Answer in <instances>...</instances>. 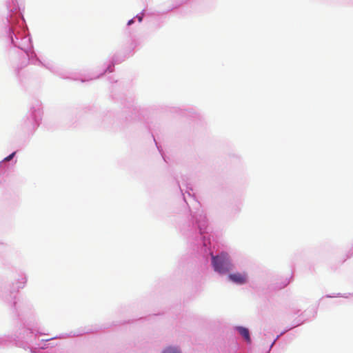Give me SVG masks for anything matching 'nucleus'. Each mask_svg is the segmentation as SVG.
I'll use <instances>...</instances> for the list:
<instances>
[{"mask_svg":"<svg viewBox=\"0 0 353 353\" xmlns=\"http://www.w3.org/2000/svg\"><path fill=\"white\" fill-rule=\"evenodd\" d=\"M212 263L215 271L220 274H225L232 268L230 257L226 253H221L218 256H212Z\"/></svg>","mask_w":353,"mask_h":353,"instance_id":"f257e3e1","label":"nucleus"},{"mask_svg":"<svg viewBox=\"0 0 353 353\" xmlns=\"http://www.w3.org/2000/svg\"><path fill=\"white\" fill-rule=\"evenodd\" d=\"M229 279L239 285L244 284L247 282V274L245 273H234L228 276Z\"/></svg>","mask_w":353,"mask_h":353,"instance_id":"f03ea898","label":"nucleus"},{"mask_svg":"<svg viewBox=\"0 0 353 353\" xmlns=\"http://www.w3.org/2000/svg\"><path fill=\"white\" fill-rule=\"evenodd\" d=\"M237 330L239 334L245 339V340L250 343L251 342V339L250 336L249 330L243 327H237Z\"/></svg>","mask_w":353,"mask_h":353,"instance_id":"7ed1b4c3","label":"nucleus"},{"mask_svg":"<svg viewBox=\"0 0 353 353\" xmlns=\"http://www.w3.org/2000/svg\"><path fill=\"white\" fill-rule=\"evenodd\" d=\"M163 353H181L176 347H168L164 350Z\"/></svg>","mask_w":353,"mask_h":353,"instance_id":"20e7f679","label":"nucleus"},{"mask_svg":"<svg viewBox=\"0 0 353 353\" xmlns=\"http://www.w3.org/2000/svg\"><path fill=\"white\" fill-rule=\"evenodd\" d=\"M15 154H16V152H12L11 154H10V155H9V156H8L7 157H6V158L4 159V161H10V160H11V159L14 157Z\"/></svg>","mask_w":353,"mask_h":353,"instance_id":"39448f33","label":"nucleus"},{"mask_svg":"<svg viewBox=\"0 0 353 353\" xmlns=\"http://www.w3.org/2000/svg\"><path fill=\"white\" fill-rule=\"evenodd\" d=\"M132 21H130L128 22V25L131 24V23H132Z\"/></svg>","mask_w":353,"mask_h":353,"instance_id":"423d86ee","label":"nucleus"}]
</instances>
